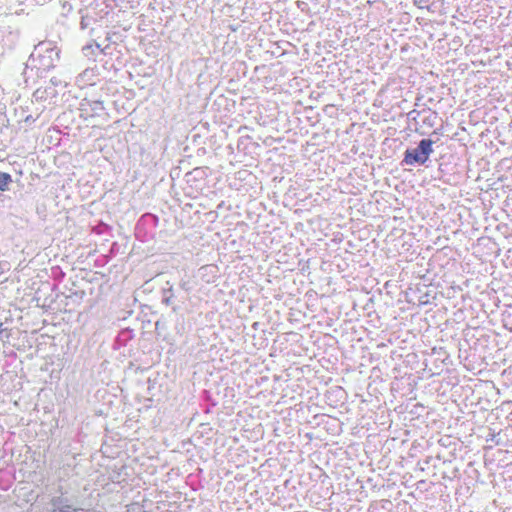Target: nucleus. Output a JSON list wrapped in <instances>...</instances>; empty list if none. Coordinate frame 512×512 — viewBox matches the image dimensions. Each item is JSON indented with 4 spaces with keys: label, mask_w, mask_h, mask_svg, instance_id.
I'll use <instances>...</instances> for the list:
<instances>
[{
    "label": "nucleus",
    "mask_w": 512,
    "mask_h": 512,
    "mask_svg": "<svg viewBox=\"0 0 512 512\" xmlns=\"http://www.w3.org/2000/svg\"><path fill=\"white\" fill-rule=\"evenodd\" d=\"M433 143L431 139H422L416 148L405 151L403 162L407 165H423L433 153Z\"/></svg>",
    "instance_id": "1"
},
{
    "label": "nucleus",
    "mask_w": 512,
    "mask_h": 512,
    "mask_svg": "<svg viewBox=\"0 0 512 512\" xmlns=\"http://www.w3.org/2000/svg\"><path fill=\"white\" fill-rule=\"evenodd\" d=\"M100 27V24L98 20L90 13L89 10H86L82 13L81 16V22H80V28L81 30L85 31L88 30V34L90 36L94 35V32L97 30V28Z\"/></svg>",
    "instance_id": "2"
},
{
    "label": "nucleus",
    "mask_w": 512,
    "mask_h": 512,
    "mask_svg": "<svg viewBox=\"0 0 512 512\" xmlns=\"http://www.w3.org/2000/svg\"><path fill=\"white\" fill-rule=\"evenodd\" d=\"M126 29L125 28H115L108 36V40L112 45H115L116 47H120L119 52H122V48L124 51H128V47L125 42V35Z\"/></svg>",
    "instance_id": "3"
},
{
    "label": "nucleus",
    "mask_w": 512,
    "mask_h": 512,
    "mask_svg": "<svg viewBox=\"0 0 512 512\" xmlns=\"http://www.w3.org/2000/svg\"><path fill=\"white\" fill-rule=\"evenodd\" d=\"M154 217L151 215H144L141 217V219L138 221L135 227V237L140 239L141 241L145 240V237L150 235L151 233H148L147 231H144V228L148 224H153Z\"/></svg>",
    "instance_id": "4"
},
{
    "label": "nucleus",
    "mask_w": 512,
    "mask_h": 512,
    "mask_svg": "<svg viewBox=\"0 0 512 512\" xmlns=\"http://www.w3.org/2000/svg\"><path fill=\"white\" fill-rule=\"evenodd\" d=\"M53 509L51 512H82L80 509L72 508L61 498H53L51 501Z\"/></svg>",
    "instance_id": "5"
},
{
    "label": "nucleus",
    "mask_w": 512,
    "mask_h": 512,
    "mask_svg": "<svg viewBox=\"0 0 512 512\" xmlns=\"http://www.w3.org/2000/svg\"><path fill=\"white\" fill-rule=\"evenodd\" d=\"M12 183V177L10 174L5 172H0V190L7 191L9 189V185Z\"/></svg>",
    "instance_id": "6"
},
{
    "label": "nucleus",
    "mask_w": 512,
    "mask_h": 512,
    "mask_svg": "<svg viewBox=\"0 0 512 512\" xmlns=\"http://www.w3.org/2000/svg\"><path fill=\"white\" fill-rule=\"evenodd\" d=\"M139 505L136 503L130 504V512H134L136 509H139Z\"/></svg>",
    "instance_id": "7"
},
{
    "label": "nucleus",
    "mask_w": 512,
    "mask_h": 512,
    "mask_svg": "<svg viewBox=\"0 0 512 512\" xmlns=\"http://www.w3.org/2000/svg\"><path fill=\"white\" fill-rule=\"evenodd\" d=\"M88 49H90V46H86V47L83 48L84 51H86Z\"/></svg>",
    "instance_id": "8"
}]
</instances>
